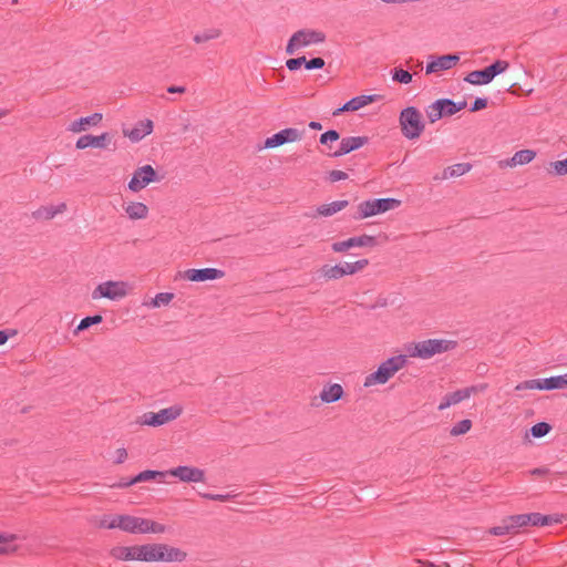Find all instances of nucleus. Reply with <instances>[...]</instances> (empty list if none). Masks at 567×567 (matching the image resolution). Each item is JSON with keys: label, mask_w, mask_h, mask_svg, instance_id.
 Here are the masks:
<instances>
[{"label": "nucleus", "mask_w": 567, "mask_h": 567, "mask_svg": "<svg viewBox=\"0 0 567 567\" xmlns=\"http://www.w3.org/2000/svg\"><path fill=\"white\" fill-rule=\"evenodd\" d=\"M547 473H548V468H545V467H538V468H534L532 471L533 475H545Z\"/></svg>", "instance_id": "obj_57"}, {"label": "nucleus", "mask_w": 567, "mask_h": 567, "mask_svg": "<svg viewBox=\"0 0 567 567\" xmlns=\"http://www.w3.org/2000/svg\"><path fill=\"white\" fill-rule=\"evenodd\" d=\"M340 137L339 133L334 130H329L321 134L320 143L323 145H328L329 143L338 141Z\"/></svg>", "instance_id": "obj_46"}, {"label": "nucleus", "mask_w": 567, "mask_h": 567, "mask_svg": "<svg viewBox=\"0 0 567 567\" xmlns=\"http://www.w3.org/2000/svg\"><path fill=\"white\" fill-rule=\"evenodd\" d=\"M326 34L313 29H301L295 32L286 47L287 54H295L298 50L324 42Z\"/></svg>", "instance_id": "obj_5"}, {"label": "nucleus", "mask_w": 567, "mask_h": 567, "mask_svg": "<svg viewBox=\"0 0 567 567\" xmlns=\"http://www.w3.org/2000/svg\"><path fill=\"white\" fill-rule=\"evenodd\" d=\"M112 556L120 560H141V546H117L111 551Z\"/></svg>", "instance_id": "obj_24"}, {"label": "nucleus", "mask_w": 567, "mask_h": 567, "mask_svg": "<svg viewBox=\"0 0 567 567\" xmlns=\"http://www.w3.org/2000/svg\"><path fill=\"white\" fill-rule=\"evenodd\" d=\"M441 104V111H442V117L443 116H451L456 113V109H454V101L450 99H442L439 100Z\"/></svg>", "instance_id": "obj_44"}, {"label": "nucleus", "mask_w": 567, "mask_h": 567, "mask_svg": "<svg viewBox=\"0 0 567 567\" xmlns=\"http://www.w3.org/2000/svg\"><path fill=\"white\" fill-rule=\"evenodd\" d=\"M102 118L103 115L101 113H93L92 115L73 121L69 125L68 131L72 133H80L90 126H96L102 121Z\"/></svg>", "instance_id": "obj_25"}, {"label": "nucleus", "mask_w": 567, "mask_h": 567, "mask_svg": "<svg viewBox=\"0 0 567 567\" xmlns=\"http://www.w3.org/2000/svg\"><path fill=\"white\" fill-rule=\"evenodd\" d=\"M379 99L378 95H359L355 97H352L350 101H348L346 104H343L342 107L338 109L333 112V115H339L341 112H353L358 111L370 103L377 101Z\"/></svg>", "instance_id": "obj_22"}, {"label": "nucleus", "mask_w": 567, "mask_h": 567, "mask_svg": "<svg viewBox=\"0 0 567 567\" xmlns=\"http://www.w3.org/2000/svg\"><path fill=\"white\" fill-rule=\"evenodd\" d=\"M124 210L130 219H144L148 215V207L141 202H131L124 206Z\"/></svg>", "instance_id": "obj_29"}, {"label": "nucleus", "mask_w": 567, "mask_h": 567, "mask_svg": "<svg viewBox=\"0 0 567 567\" xmlns=\"http://www.w3.org/2000/svg\"><path fill=\"white\" fill-rule=\"evenodd\" d=\"M153 132V122L151 120L140 121L132 130H124V136L132 142H140Z\"/></svg>", "instance_id": "obj_21"}, {"label": "nucleus", "mask_w": 567, "mask_h": 567, "mask_svg": "<svg viewBox=\"0 0 567 567\" xmlns=\"http://www.w3.org/2000/svg\"><path fill=\"white\" fill-rule=\"evenodd\" d=\"M564 389L563 378L560 375L545 378V379H533L518 383L515 386L516 391L524 390H556Z\"/></svg>", "instance_id": "obj_14"}, {"label": "nucleus", "mask_w": 567, "mask_h": 567, "mask_svg": "<svg viewBox=\"0 0 567 567\" xmlns=\"http://www.w3.org/2000/svg\"><path fill=\"white\" fill-rule=\"evenodd\" d=\"M426 116L431 123L439 121L442 117L440 101H435L430 104L425 110Z\"/></svg>", "instance_id": "obj_38"}, {"label": "nucleus", "mask_w": 567, "mask_h": 567, "mask_svg": "<svg viewBox=\"0 0 567 567\" xmlns=\"http://www.w3.org/2000/svg\"><path fill=\"white\" fill-rule=\"evenodd\" d=\"M550 424H548L547 422H539L530 427V433L534 437H543L547 435L550 432Z\"/></svg>", "instance_id": "obj_41"}, {"label": "nucleus", "mask_w": 567, "mask_h": 567, "mask_svg": "<svg viewBox=\"0 0 567 567\" xmlns=\"http://www.w3.org/2000/svg\"><path fill=\"white\" fill-rule=\"evenodd\" d=\"M183 413V408L178 404L165 408L158 412H146L141 416L142 425L157 427L171 421L176 420Z\"/></svg>", "instance_id": "obj_9"}, {"label": "nucleus", "mask_w": 567, "mask_h": 567, "mask_svg": "<svg viewBox=\"0 0 567 567\" xmlns=\"http://www.w3.org/2000/svg\"><path fill=\"white\" fill-rule=\"evenodd\" d=\"M486 388H487L486 384H480V385H472V386H467L464 389H460L452 393H447L446 395L443 396L437 409L440 411H443L452 405H455V404L468 399L472 394L485 391Z\"/></svg>", "instance_id": "obj_11"}, {"label": "nucleus", "mask_w": 567, "mask_h": 567, "mask_svg": "<svg viewBox=\"0 0 567 567\" xmlns=\"http://www.w3.org/2000/svg\"><path fill=\"white\" fill-rule=\"evenodd\" d=\"M499 165H501V166H511V167H513V166H517V164H512V157H511L509 159H506V161H504V162H501V163H499Z\"/></svg>", "instance_id": "obj_61"}, {"label": "nucleus", "mask_w": 567, "mask_h": 567, "mask_svg": "<svg viewBox=\"0 0 567 567\" xmlns=\"http://www.w3.org/2000/svg\"><path fill=\"white\" fill-rule=\"evenodd\" d=\"M466 106V102L465 101H462V102H454V109H456V113L461 110H463L464 107Z\"/></svg>", "instance_id": "obj_58"}, {"label": "nucleus", "mask_w": 567, "mask_h": 567, "mask_svg": "<svg viewBox=\"0 0 567 567\" xmlns=\"http://www.w3.org/2000/svg\"><path fill=\"white\" fill-rule=\"evenodd\" d=\"M369 142L367 136H349L343 137L340 142L339 148L331 153L330 155L333 157L343 156L352 151H355L362 146H364Z\"/></svg>", "instance_id": "obj_20"}, {"label": "nucleus", "mask_w": 567, "mask_h": 567, "mask_svg": "<svg viewBox=\"0 0 567 567\" xmlns=\"http://www.w3.org/2000/svg\"><path fill=\"white\" fill-rule=\"evenodd\" d=\"M221 35V31L218 28H209L194 35L193 40L196 43H205L210 40L218 39Z\"/></svg>", "instance_id": "obj_33"}, {"label": "nucleus", "mask_w": 567, "mask_h": 567, "mask_svg": "<svg viewBox=\"0 0 567 567\" xmlns=\"http://www.w3.org/2000/svg\"><path fill=\"white\" fill-rule=\"evenodd\" d=\"M431 61L426 65V74L436 73L452 69L460 61L458 54H445L441 56H430Z\"/></svg>", "instance_id": "obj_18"}, {"label": "nucleus", "mask_w": 567, "mask_h": 567, "mask_svg": "<svg viewBox=\"0 0 567 567\" xmlns=\"http://www.w3.org/2000/svg\"><path fill=\"white\" fill-rule=\"evenodd\" d=\"M343 393V388L338 383H333L326 385L322 389V391L320 392V399L326 403H333L340 400Z\"/></svg>", "instance_id": "obj_28"}, {"label": "nucleus", "mask_w": 567, "mask_h": 567, "mask_svg": "<svg viewBox=\"0 0 567 567\" xmlns=\"http://www.w3.org/2000/svg\"><path fill=\"white\" fill-rule=\"evenodd\" d=\"M456 348V341L443 339H427L409 343L405 347L406 355L411 358L430 359L435 354L447 352Z\"/></svg>", "instance_id": "obj_1"}, {"label": "nucleus", "mask_w": 567, "mask_h": 567, "mask_svg": "<svg viewBox=\"0 0 567 567\" xmlns=\"http://www.w3.org/2000/svg\"><path fill=\"white\" fill-rule=\"evenodd\" d=\"M401 200L395 198H375L361 202L358 205L357 219H364L398 208Z\"/></svg>", "instance_id": "obj_6"}, {"label": "nucleus", "mask_w": 567, "mask_h": 567, "mask_svg": "<svg viewBox=\"0 0 567 567\" xmlns=\"http://www.w3.org/2000/svg\"><path fill=\"white\" fill-rule=\"evenodd\" d=\"M369 265L368 259H359L354 262H341L334 266L324 265L320 272L327 280H337L348 275H354Z\"/></svg>", "instance_id": "obj_7"}, {"label": "nucleus", "mask_w": 567, "mask_h": 567, "mask_svg": "<svg viewBox=\"0 0 567 567\" xmlns=\"http://www.w3.org/2000/svg\"><path fill=\"white\" fill-rule=\"evenodd\" d=\"M127 295V285L124 281H105L92 291L94 300L107 298L110 300H120Z\"/></svg>", "instance_id": "obj_10"}, {"label": "nucleus", "mask_w": 567, "mask_h": 567, "mask_svg": "<svg viewBox=\"0 0 567 567\" xmlns=\"http://www.w3.org/2000/svg\"><path fill=\"white\" fill-rule=\"evenodd\" d=\"M324 60L322 58H313L306 62V69L308 70H315V69H322L324 66Z\"/></svg>", "instance_id": "obj_49"}, {"label": "nucleus", "mask_w": 567, "mask_h": 567, "mask_svg": "<svg viewBox=\"0 0 567 567\" xmlns=\"http://www.w3.org/2000/svg\"><path fill=\"white\" fill-rule=\"evenodd\" d=\"M286 66L290 71H297L300 68V62H299L298 58L289 59L286 62Z\"/></svg>", "instance_id": "obj_54"}, {"label": "nucleus", "mask_w": 567, "mask_h": 567, "mask_svg": "<svg viewBox=\"0 0 567 567\" xmlns=\"http://www.w3.org/2000/svg\"><path fill=\"white\" fill-rule=\"evenodd\" d=\"M348 178V174L343 171L333 169L329 173V181L336 183Z\"/></svg>", "instance_id": "obj_48"}, {"label": "nucleus", "mask_w": 567, "mask_h": 567, "mask_svg": "<svg viewBox=\"0 0 567 567\" xmlns=\"http://www.w3.org/2000/svg\"><path fill=\"white\" fill-rule=\"evenodd\" d=\"M512 533L513 532L511 529L509 524H507L506 518H504L502 520L501 525L492 527L489 529V534H492L494 536H503V535H507V534H512Z\"/></svg>", "instance_id": "obj_45"}, {"label": "nucleus", "mask_w": 567, "mask_h": 567, "mask_svg": "<svg viewBox=\"0 0 567 567\" xmlns=\"http://www.w3.org/2000/svg\"><path fill=\"white\" fill-rule=\"evenodd\" d=\"M348 205H349V202L346 199L336 200V202H332L329 204H322V205L318 206L317 213L320 216L328 217V216H332V215L337 214L338 212H341Z\"/></svg>", "instance_id": "obj_30"}, {"label": "nucleus", "mask_w": 567, "mask_h": 567, "mask_svg": "<svg viewBox=\"0 0 567 567\" xmlns=\"http://www.w3.org/2000/svg\"><path fill=\"white\" fill-rule=\"evenodd\" d=\"M133 484H136L135 482H133V478L128 480V481L121 480L117 484H115V486L123 488V487H128V486H131Z\"/></svg>", "instance_id": "obj_56"}, {"label": "nucleus", "mask_w": 567, "mask_h": 567, "mask_svg": "<svg viewBox=\"0 0 567 567\" xmlns=\"http://www.w3.org/2000/svg\"><path fill=\"white\" fill-rule=\"evenodd\" d=\"M14 539H16L14 535L0 534V551L1 553L8 551L7 543L12 542Z\"/></svg>", "instance_id": "obj_51"}, {"label": "nucleus", "mask_w": 567, "mask_h": 567, "mask_svg": "<svg viewBox=\"0 0 567 567\" xmlns=\"http://www.w3.org/2000/svg\"><path fill=\"white\" fill-rule=\"evenodd\" d=\"M142 561H183L186 553L165 544L141 545Z\"/></svg>", "instance_id": "obj_3"}, {"label": "nucleus", "mask_w": 567, "mask_h": 567, "mask_svg": "<svg viewBox=\"0 0 567 567\" xmlns=\"http://www.w3.org/2000/svg\"><path fill=\"white\" fill-rule=\"evenodd\" d=\"M472 427V421L468 419L462 420L452 426L450 430L451 436H458L467 433Z\"/></svg>", "instance_id": "obj_37"}, {"label": "nucleus", "mask_w": 567, "mask_h": 567, "mask_svg": "<svg viewBox=\"0 0 567 567\" xmlns=\"http://www.w3.org/2000/svg\"><path fill=\"white\" fill-rule=\"evenodd\" d=\"M166 527L163 524H159L157 522L137 517L136 520V528L134 534H162L165 533Z\"/></svg>", "instance_id": "obj_26"}, {"label": "nucleus", "mask_w": 567, "mask_h": 567, "mask_svg": "<svg viewBox=\"0 0 567 567\" xmlns=\"http://www.w3.org/2000/svg\"><path fill=\"white\" fill-rule=\"evenodd\" d=\"M527 515V523L532 526H547L553 523H557L558 519L554 518L550 515H543L539 513H530Z\"/></svg>", "instance_id": "obj_31"}, {"label": "nucleus", "mask_w": 567, "mask_h": 567, "mask_svg": "<svg viewBox=\"0 0 567 567\" xmlns=\"http://www.w3.org/2000/svg\"><path fill=\"white\" fill-rule=\"evenodd\" d=\"M165 475H167L166 472L147 470V471L141 472L135 477H133V482H135V483L147 482V481L154 480L156 477H164Z\"/></svg>", "instance_id": "obj_36"}, {"label": "nucleus", "mask_w": 567, "mask_h": 567, "mask_svg": "<svg viewBox=\"0 0 567 567\" xmlns=\"http://www.w3.org/2000/svg\"><path fill=\"white\" fill-rule=\"evenodd\" d=\"M399 120L402 134L409 140L420 137L424 131L422 114L413 106L402 110Z\"/></svg>", "instance_id": "obj_4"}, {"label": "nucleus", "mask_w": 567, "mask_h": 567, "mask_svg": "<svg viewBox=\"0 0 567 567\" xmlns=\"http://www.w3.org/2000/svg\"><path fill=\"white\" fill-rule=\"evenodd\" d=\"M507 524H509L513 533H516L519 528L528 526L527 515L518 514L506 517Z\"/></svg>", "instance_id": "obj_35"}, {"label": "nucleus", "mask_w": 567, "mask_h": 567, "mask_svg": "<svg viewBox=\"0 0 567 567\" xmlns=\"http://www.w3.org/2000/svg\"><path fill=\"white\" fill-rule=\"evenodd\" d=\"M97 526L101 528H107V529L118 528L117 515H103L100 518Z\"/></svg>", "instance_id": "obj_42"}, {"label": "nucleus", "mask_w": 567, "mask_h": 567, "mask_svg": "<svg viewBox=\"0 0 567 567\" xmlns=\"http://www.w3.org/2000/svg\"><path fill=\"white\" fill-rule=\"evenodd\" d=\"M508 66L509 63L507 61L496 60L493 64L483 70L470 72L464 80L474 85L488 84L496 75L505 72Z\"/></svg>", "instance_id": "obj_8"}, {"label": "nucleus", "mask_w": 567, "mask_h": 567, "mask_svg": "<svg viewBox=\"0 0 567 567\" xmlns=\"http://www.w3.org/2000/svg\"><path fill=\"white\" fill-rule=\"evenodd\" d=\"M298 60H299V62H300V66H301L302 64H305V65H306V62H308V60L306 59V56H300V58H298Z\"/></svg>", "instance_id": "obj_64"}, {"label": "nucleus", "mask_w": 567, "mask_h": 567, "mask_svg": "<svg viewBox=\"0 0 567 567\" xmlns=\"http://www.w3.org/2000/svg\"><path fill=\"white\" fill-rule=\"evenodd\" d=\"M536 156V152L532 150H520L512 156V164L525 165L530 163Z\"/></svg>", "instance_id": "obj_34"}, {"label": "nucleus", "mask_w": 567, "mask_h": 567, "mask_svg": "<svg viewBox=\"0 0 567 567\" xmlns=\"http://www.w3.org/2000/svg\"><path fill=\"white\" fill-rule=\"evenodd\" d=\"M200 496L204 497V498H207V499L219 501V502H226V501L231 498V496L229 494H209V493H204V494H200Z\"/></svg>", "instance_id": "obj_50"}, {"label": "nucleus", "mask_w": 567, "mask_h": 567, "mask_svg": "<svg viewBox=\"0 0 567 567\" xmlns=\"http://www.w3.org/2000/svg\"><path fill=\"white\" fill-rule=\"evenodd\" d=\"M375 245V238L370 235L351 237L347 240L333 243L331 248L334 252H344L353 247H372Z\"/></svg>", "instance_id": "obj_16"}, {"label": "nucleus", "mask_w": 567, "mask_h": 567, "mask_svg": "<svg viewBox=\"0 0 567 567\" xmlns=\"http://www.w3.org/2000/svg\"><path fill=\"white\" fill-rule=\"evenodd\" d=\"M487 106V99L477 97L471 106V112H477Z\"/></svg>", "instance_id": "obj_52"}, {"label": "nucleus", "mask_w": 567, "mask_h": 567, "mask_svg": "<svg viewBox=\"0 0 567 567\" xmlns=\"http://www.w3.org/2000/svg\"><path fill=\"white\" fill-rule=\"evenodd\" d=\"M384 3H404L406 0H381Z\"/></svg>", "instance_id": "obj_62"}, {"label": "nucleus", "mask_w": 567, "mask_h": 567, "mask_svg": "<svg viewBox=\"0 0 567 567\" xmlns=\"http://www.w3.org/2000/svg\"><path fill=\"white\" fill-rule=\"evenodd\" d=\"M127 458V451L124 447L117 449L115 452V460L114 463L122 464Z\"/></svg>", "instance_id": "obj_53"}, {"label": "nucleus", "mask_w": 567, "mask_h": 567, "mask_svg": "<svg viewBox=\"0 0 567 567\" xmlns=\"http://www.w3.org/2000/svg\"><path fill=\"white\" fill-rule=\"evenodd\" d=\"M102 316L100 315H96V316H90V317H85L81 320V322L79 323L78 328H76V332L78 331H83L87 328H90L91 326L93 324H97L100 322H102Z\"/></svg>", "instance_id": "obj_43"}, {"label": "nucleus", "mask_w": 567, "mask_h": 567, "mask_svg": "<svg viewBox=\"0 0 567 567\" xmlns=\"http://www.w3.org/2000/svg\"><path fill=\"white\" fill-rule=\"evenodd\" d=\"M111 143V135L105 132L101 135H82L78 138L75 146L79 150H84L87 147H96V148H105Z\"/></svg>", "instance_id": "obj_19"}, {"label": "nucleus", "mask_w": 567, "mask_h": 567, "mask_svg": "<svg viewBox=\"0 0 567 567\" xmlns=\"http://www.w3.org/2000/svg\"><path fill=\"white\" fill-rule=\"evenodd\" d=\"M392 80L399 83L408 84L412 81V74L401 68H395L392 71Z\"/></svg>", "instance_id": "obj_39"}, {"label": "nucleus", "mask_w": 567, "mask_h": 567, "mask_svg": "<svg viewBox=\"0 0 567 567\" xmlns=\"http://www.w3.org/2000/svg\"><path fill=\"white\" fill-rule=\"evenodd\" d=\"M560 377L563 378L564 389H566L567 388V373L566 374H561Z\"/></svg>", "instance_id": "obj_63"}, {"label": "nucleus", "mask_w": 567, "mask_h": 567, "mask_svg": "<svg viewBox=\"0 0 567 567\" xmlns=\"http://www.w3.org/2000/svg\"><path fill=\"white\" fill-rule=\"evenodd\" d=\"M68 209V206L65 203H61L56 206L48 205V206H40L38 209L32 212V217L35 220H51L56 215L63 214Z\"/></svg>", "instance_id": "obj_23"}, {"label": "nucleus", "mask_w": 567, "mask_h": 567, "mask_svg": "<svg viewBox=\"0 0 567 567\" xmlns=\"http://www.w3.org/2000/svg\"><path fill=\"white\" fill-rule=\"evenodd\" d=\"M225 276V272L216 268H203V269H187L183 272L182 277L189 281H207L220 279Z\"/></svg>", "instance_id": "obj_17"}, {"label": "nucleus", "mask_w": 567, "mask_h": 567, "mask_svg": "<svg viewBox=\"0 0 567 567\" xmlns=\"http://www.w3.org/2000/svg\"><path fill=\"white\" fill-rule=\"evenodd\" d=\"M406 364L408 355L399 354L391 357L383 361L374 372L365 377L363 385L365 388H370L377 384H385L395 375L398 371L403 369Z\"/></svg>", "instance_id": "obj_2"}, {"label": "nucleus", "mask_w": 567, "mask_h": 567, "mask_svg": "<svg viewBox=\"0 0 567 567\" xmlns=\"http://www.w3.org/2000/svg\"><path fill=\"white\" fill-rule=\"evenodd\" d=\"M472 169V165L470 163H457L452 166L444 168L442 176H435L434 179H449L453 177H460L466 174Z\"/></svg>", "instance_id": "obj_27"}, {"label": "nucleus", "mask_w": 567, "mask_h": 567, "mask_svg": "<svg viewBox=\"0 0 567 567\" xmlns=\"http://www.w3.org/2000/svg\"><path fill=\"white\" fill-rule=\"evenodd\" d=\"M174 298V293L172 292H159L157 293L151 302L152 307H162L167 306Z\"/></svg>", "instance_id": "obj_40"}, {"label": "nucleus", "mask_w": 567, "mask_h": 567, "mask_svg": "<svg viewBox=\"0 0 567 567\" xmlns=\"http://www.w3.org/2000/svg\"><path fill=\"white\" fill-rule=\"evenodd\" d=\"M157 179L156 172L152 165H144L135 169L131 181L128 182V189L138 193L144 189L148 184Z\"/></svg>", "instance_id": "obj_12"}, {"label": "nucleus", "mask_w": 567, "mask_h": 567, "mask_svg": "<svg viewBox=\"0 0 567 567\" xmlns=\"http://www.w3.org/2000/svg\"><path fill=\"white\" fill-rule=\"evenodd\" d=\"M305 130H298L295 127L284 128L265 141L266 148H274L286 143L298 142L302 140Z\"/></svg>", "instance_id": "obj_13"}, {"label": "nucleus", "mask_w": 567, "mask_h": 567, "mask_svg": "<svg viewBox=\"0 0 567 567\" xmlns=\"http://www.w3.org/2000/svg\"><path fill=\"white\" fill-rule=\"evenodd\" d=\"M166 474L177 477L179 481L185 483H198L204 482L205 480V472L193 466H177L168 470Z\"/></svg>", "instance_id": "obj_15"}, {"label": "nucleus", "mask_w": 567, "mask_h": 567, "mask_svg": "<svg viewBox=\"0 0 567 567\" xmlns=\"http://www.w3.org/2000/svg\"><path fill=\"white\" fill-rule=\"evenodd\" d=\"M309 127L311 130H321L322 128V125L319 123V122H315V121H311L309 123Z\"/></svg>", "instance_id": "obj_59"}, {"label": "nucleus", "mask_w": 567, "mask_h": 567, "mask_svg": "<svg viewBox=\"0 0 567 567\" xmlns=\"http://www.w3.org/2000/svg\"><path fill=\"white\" fill-rule=\"evenodd\" d=\"M185 91H186L185 86L172 85V86L167 87L168 93H184Z\"/></svg>", "instance_id": "obj_55"}, {"label": "nucleus", "mask_w": 567, "mask_h": 567, "mask_svg": "<svg viewBox=\"0 0 567 567\" xmlns=\"http://www.w3.org/2000/svg\"><path fill=\"white\" fill-rule=\"evenodd\" d=\"M550 166L554 168L556 175H566L567 174V157L563 161H557L550 163Z\"/></svg>", "instance_id": "obj_47"}, {"label": "nucleus", "mask_w": 567, "mask_h": 567, "mask_svg": "<svg viewBox=\"0 0 567 567\" xmlns=\"http://www.w3.org/2000/svg\"><path fill=\"white\" fill-rule=\"evenodd\" d=\"M8 340V334L6 331H0V346L4 344Z\"/></svg>", "instance_id": "obj_60"}, {"label": "nucleus", "mask_w": 567, "mask_h": 567, "mask_svg": "<svg viewBox=\"0 0 567 567\" xmlns=\"http://www.w3.org/2000/svg\"><path fill=\"white\" fill-rule=\"evenodd\" d=\"M136 516L131 515H117V526L118 529L134 534L136 528Z\"/></svg>", "instance_id": "obj_32"}]
</instances>
